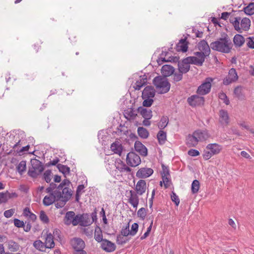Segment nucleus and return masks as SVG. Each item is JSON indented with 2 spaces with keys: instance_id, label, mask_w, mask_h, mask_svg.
I'll return each instance as SVG.
<instances>
[{
  "instance_id": "f257e3e1",
  "label": "nucleus",
  "mask_w": 254,
  "mask_h": 254,
  "mask_svg": "<svg viewBox=\"0 0 254 254\" xmlns=\"http://www.w3.org/2000/svg\"><path fill=\"white\" fill-rule=\"evenodd\" d=\"M70 185V181L67 179H64L57 187L55 185L54 190L59 201L55 204L57 208L64 206L66 202L71 198L72 191L69 188Z\"/></svg>"
},
{
  "instance_id": "f03ea898",
  "label": "nucleus",
  "mask_w": 254,
  "mask_h": 254,
  "mask_svg": "<svg viewBox=\"0 0 254 254\" xmlns=\"http://www.w3.org/2000/svg\"><path fill=\"white\" fill-rule=\"evenodd\" d=\"M210 46L213 50L223 53H229L233 45L228 35H226L224 37L220 38L217 40L212 42Z\"/></svg>"
},
{
  "instance_id": "7ed1b4c3",
  "label": "nucleus",
  "mask_w": 254,
  "mask_h": 254,
  "mask_svg": "<svg viewBox=\"0 0 254 254\" xmlns=\"http://www.w3.org/2000/svg\"><path fill=\"white\" fill-rule=\"evenodd\" d=\"M197 48L199 52H194L193 57L196 58L198 64L200 63L202 65L205 58L210 54V48L204 40L200 41L198 43Z\"/></svg>"
},
{
  "instance_id": "20e7f679",
  "label": "nucleus",
  "mask_w": 254,
  "mask_h": 254,
  "mask_svg": "<svg viewBox=\"0 0 254 254\" xmlns=\"http://www.w3.org/2000/svg\"><path fill=\"white\" fill-rule=\"evenodd\" d=\"M153 83L160 94L166 93L170 89V83L165 77L161 76L155 77L153 80Z\"/></svg>"
},
{
  "instance_id": "39448f33",
  "label": "nucleus",
  "mask_w": 254,
  "mask_h": 254,
  "mask_svg": "<svg viewBox=\"0 0 254 254\" xmlns=\"http://www.w3.org/2000/svg\"><path fill=\"white\" fill-rule=\"evenodd\" d=\"M195 64L197 66H202V65L197 62L196 58L193 56H190L184 59L181 62L178 64V69L183 74L187 73L190 69V64Z\"/></svg>"
},
{
  "instance_id": "423d86ee",
  "label": "nucleus",
  "mask_w": 254,
  "mask_h": 254,
  "mask_svg": "<svg viewBox=\"0 0 254 254\" xmlns=\"http://www.w3.org/2000/svg\"><path fill=\"white\" fill-rule=\"evenodd\" d=\"M55 184L51 183L50 187L46 189V191L49 193L48 195H46L43 199V203L45 206H49L52 204L55 201H58L57 199L56 193L54 190L55 189Z\"/></svg>"
},
{
  "instance_id": "0eeeda50",
  "label": "nucleus",
  "mask_w": 254,
  "mask_h": 254,
  "mask_svg": "<svg viewBox=\"0 0 254 254\" xmlns=\"http://www.w3.org/2000/svg\"><path fill=\"white\" fill-rule=\"evenodd\" d=\"M31 168H29L27 175H39L44 170V167L41 161L36 159L31 160Z\"/></svg>"
},
{
  "instance_id": "6e6552de",
  "label": "nucleus",
  "mask_w": 254,
  "mask_h": 254,
  "mask_svg": "<svg viewBox=\"0 0 254 254\" xmlns=\"http://www.w3.org/2000/svg\"><path fill=\"white\" fill-rule=\"evenodd\" d=\"M213 79L211 77L206 78L204 81L198 87L196 91L197 94L204 95L208 94L211 88V82Z\"/></svg>"
},
{
  "instance_id": "1a4fd4ad",
  "label": "nucleus",
  "mask_w": 254,
  "mask_h": 254,
  "mask_svg": "<svg viewBox=\"0 0 254 254\" xmlns=\"http://www.w3.org/2000/svg\"><path fill=\"white\" fill-rule=\"evenodd\" d=\"M126 196L127 197V202L136 209L139 204L138 193L133 190H127Z\"/></svg>"
},
{
  "instance_id": "9d476101",
  "label": "nucleus",
  "mask_w": 254,
  "mask_h": 254,
  "mask_svg": "<svg viewBox=\"0 0 254 254\" xmlns=\"http://www.w3.org/2000/svg\"><path fill=\"white\" fill-rule=\"evenodd\" d=\"M127 164L131 167H135L141 163L140 157L133 152H129L127 155Z\"/></svg>"
},
{
  "instance_id": "9b49d317",
  "label": "nucleus",
  "mask_w": 254,
  "mask_h": 254,
  "mask_svg": "<svg viewBox=\"0 0 254 254\" xmlns=\"http://www.w3.org/2000/svg\"><path fill=\"white\" fill-rule=\"evenodd\" d=\"M238 79V76L236 69L232 68L229 70L228 75L223 79V83L225 85H228L236 81Z\"/></svg>"
},
{
  "instance_id": "f8f14e48",
  "label": "nucleus",
  "mask_w": 254,
  "mask_h": 254,
  "mask_svg": "<svg viewBox=\"0 0 254 254\" xmlns=\"http://www.w3.org/2000/svg\"><path fill=\"white\" fill-rule=\"evenodd\" d=\"M78 224L81 226H88L93 223L94 220L90 216L87 214H78L77 218Z\"/></svg>"
},
{
  "instance_id": "ddd939ff",
  "label": "nucleus",
  "mask_w": 254,
  "mask_h": 254,
  "mask_svg": "<svg viewBox=\"0 0 254 254\" xmlns=\"http://www.w3.org/2000/svg\"><path fill=\"white\" fill-rule=\"evenodd\" d=\"M78 214L75 215L73 211H68L66 213L64 217V223L66 225L72 224L73 226L78 225L77 218Z\"/></svg>"
},
{
  "instance_id": "4468645a",
  "label": "nucleus",
  "mask_w": 254,
  "mask_h": 254,
  "mask_svg": "<svg viewBox=\"0 0 254 254\" xmlns=\"http://www.w3.org/2000/svg\"><path fill=\"white\" fill-rule=\"evenodd\" d=\"M187 101L189 105L192 107L202 105L204 102V98L198 95H193L189 97Z\"/></svg>"
},
{
  "instance_id": "2eb2a0df",
  "label": "nucleus",
  "mask_w": 254,
  "mask_h": 254,
  "mask_svg": "<svg viewBox=\"0 0 254 254\" xmlns=\"http://www.w3.org/2000/svg\"><path fill=\"white\" fill-rule=\"evenodd\" d=\"M71 245L75 252L83 250L85 247L84 241L79 238H75L72 239Z\"/></svg>"
},
{
  "instance_id": "dca6fc26",
  "label": "nucleus",
  "mask_w": 254,
  "mask_h": 254,
  "mask_svg": "<svg viewBox=\"0 0 254 254\" xmlns=\"http://www.w3.org/2000/svg\"><path fill=\"white\" fill-rule=\"evenodd\" d=\"M101 248L106 252L111 253L116 250V246L114 243L107 239H104L101 243Z\"/></svg>"
},
{
  "instance_id": "f3484780",
  "label": "nucleus",
  "mask_w": 254,
  "mask_h": 254,
  "mask_svg": "<svg viewBox=\"0 0 254 254\" xmlns=\"http://www.w3.org/2000/svg\"><path fill=\"white\" fill-rule=\"evenodd\" d=\"M194 133L199 142L205 141L210 137V135L207 130L197 129L194 131Z\"/></svg>"
},
{
  "instance_id": "a211bd4d",
  "label": "nucleus",
  "mask_w": 254,
  "mask_h": 254,
  "mask_svg": "<svg viewBox=\"0 0 254 254\" xmlns=\"http://www.w3.org/2000/svg\"><path fill=\"white\" fill-rule=\"evenodd\" d=\"M137 110H135L132 108H128L124 112V115L126 119L128 121L134 120L137 115Z\"/></svg>"
},
{
  "instance_id": "6ab92c4d",
  "label": "nucleus",
  "mask_w": 254,
  "mask_h": 254,
  "mask_svg": "<svg viewBox=\"0 0 254 254\" xmlns=\"http://www.w3.org/2000/svg\"><path fill=\"white\" fill-rule=\"evenodd\" d=\"M44 243L47 249H52L55 247L54 237L51 233H47L44 236Z\"/></svg>"
},
{
  "instance_id": "aec40b11",
  "label": "nucleus",
  "mask_w": 254,
  "mask_h": 254,
  "mask_svg": "<svg viewBox=\"0 0 254 254\" xmlns=\"http://www.w3.org/2000/svg\"><path fill=\"white\" fill-rule=\"evenodd\" d=\"M155 95L154 87L152 86H147L143 90L142 93V98H153Z\"/></svg>"
},
{
  "instance_id": "412c9836",
  "label": "nucleus",
  "mask_w": 254,
  "mask_h": 254,
  "mask_svg": "<svg viewBox=\"0 0 254 254\" xmlns=\"http://www.w3.org/2000/svg\"><path fill=\"white\" fill-rule=\"evenodd\" d=\"M134 148L142 156H146L147 155V149L146 147L140 141H136L134 143Z\"/></svg>"
},
{
  "instance_id": "4be33fe9",
  "label": "nucleus",
  "mask_w": 254,
  "mask_h": 254,
  "mask_svg": "<svg viewBox=\"0 0 254 254\" xmlns=\"http://www.w3.org/2000/svg\"><path fill=\"white\" fill-rule=\"evenodd\" d=\"M199 141L197 137L194 135V132L192 134H189L186 138V144L189 147H195L198 143Z\"/></svg>"
},
{
  "instance_id": "5701e85b",
  "label": "nucleus",
  "mask_w": 254,
  "mask_h": 254,
  "mask_svg": "<svg viewBox=\"0 0 254 254\" xmlns=\"http://www.w3.org/2000/svg\"><path fill=\"white\" fill-rule=\"evenodd\" d=\"M219 121L222 125H227L229 123V118L228 112L224 110L219 111Z\"/></svg>"
},
{
  "instance_id": "b1692460",
  "label": "nucleus",
  "mask_w": 254,
  "mask_h": 254,
  "mask_svg": "<svg viewBox=\"0 0 254 254\" xmlns=\"http://www.w3.org/2000/svg\"><path fill=\"white\" fill-rule=\"evenodd\" d=\"M188 49V42L187 41V38L181 39L177 44L176 50L177 51H182L186 52Z\"/></svg>"
},
{
  "instance_id": "393cba45",
  "label": "nucleus",
  "mask_w": 254,
  "mask_h": 254,
  "mask_svg": "<svg viewBox=\"0 0 254 254\" xmlns=\"http://www.w3.org/2000/svg\"><path fill=\"white\" fill-rule=\"evenodd\" d=\"M174 71V68L170 65H164L161 68V73L166 78L171 75Z\"/></svg>"
},
{
  "instance_id": "a878e982",
  "label": "nucleus",
  "mask_w": 254,
  "mask_h": 254,
  "mask_svg": "<svg viewBox=\"0 0 254 254\" xmlns=\"http://www.w3.org/2000/svg\"><path fill=\"white\" fill-rule=\"evenodd\" d=\"M139 77V80L136 81L133 86L135 90H140L142 87L146 85L147 82V76L145 74L141 75Z\"/></svg>"
},
{
  "instance_id": "bb28decb",
  "label": "nucleus",
  "mask_w": 254,
  "mask_h": 254,
  "mask_svg": "<svg viewBox=\"0 0 254 254\" xmlns=\"http://www.w3.org/2000/svg\"><path fill=\"white\" fill-rule=\"evenodd\" d=\"M137 111L144 119H150L152 117L151 110L144 108L142 107L138 108Z\"/></svg>"
},
{
  "instance_id": "cd10ccee",
  "label": "nucleus",
  "mask_w": 254,
  "mask_h": 254,
  "mask_svg": "<svg viewBox=\"0 0 254 254\" xmlns=\"http://www.w3.org/2000/svg\"><path fill=\"white\" fill-rule=\"evenodd\" d=\"M136 190L138 194L142 195L145 192L146 190V182L145 181L140 180H139L136 185Z\"/></svg>"
},
{
  "instance_id": "c85d7f7f",
  "label": "nucleus",
  "mask_w": 254,
  "mask_h": 254,
  "mask_svg": "<svg viewBox=\"0 0 254 254\" xmlns=\"http://www.w3.org/2000/svg\"><path fill=\"white\" fill-rule=\"evenodd\" d=\"M206 149L210 150L213 155H215L220 152L222 149V147L217 143H212L208 144Z\"/></svg>"
},
{
  "instance_id": "c756f323",
  "label": "nucleus",
  "mask_w": 254,
  "mask_h": 254,
  "mask_svg": "<svg viewBox=\"0 0 254 254\" xmlns=\"http://www.w3.org/2000/svg\"><path fill=\"white\" fill-rule=\"evenodd\" d=\"M23 215L32 222L35 221L37 219L36 215L33 213L28 207H25L23 211Z\"/></svg>"
},
{
  "instance_id": "7c9ffc66",
  "label": "nucleus",
  "mask_w": 254,
  "mask_h": 254,
  "mask_svg": "<svg viewBox=\"0 0 254 254\" xmlns=\"http://www.w3.org/2000/svg\"><path fill=\"white\" fill-rule=\"evenodd\" d=\"M6 245L8 249L11 252H15L19 250L20 246L17 243L15 242L13 240H10L7 241Z\"/></svg>"
},
{
  "instance_id": "2f4dec72",
  "label": "nucleus",
  "mask_w": 254,
  "mask_h": 254,
  "mask_svg": "<svg viewBox=\"0 0 254 254\" xmlns=\"http://www.w3.org/2000/svg\"><path fill=\"white\" fill-rule=\"evenodd\" d=\"M241 18L239 16L236 17H231L230 18V22L234 26L235 29L239 33L242 32L241 28L240 27V21Z\"/></svg>"
},
{
  "instance_id": "473e14b6",
  "label": "nucleus",
  "mask_w": 254,
  "mask_h": 254,
  "mask_svg": "<svg viewBox=\"0 0 254 254\" xmlns=\"http://www.w3.org/2000/svg\"><path fill=\"white\" fill-rule=\"evenodd\" d=\"M233 42L236 47H241L245 43V39L240 34H236L233 38Z\"/></svg>"
},
{
  "instance_id": "72a5a7b5",
  "label": "nucleus",
  "mask_w": 254,
  "mask_h": 254,
  "mask_svg": "<svg viewBox=\"0 0 254 254\" xmlns=\"http://www.w3.org/2000/svg\"><path fill=\"white\" fill-rule=\"evenodd\" d=\"M111 149L115 153L121 156L122 152V145L119 142H115L111 144Z\"/></svg>"
},
{
  "instance_id": "f704fd0d",
  "label": "nucleus",
  "mask_w": 254,
  "mask_h": 254,
  "mask_svg": "<svg viewBox=\"0 0 254 254\" xmlns=\"http://www.w3.org/2000/svg\"><path fill=\"white\" fill-rule=\"evenodd\" d=\"M20 140H18V141L14 145L13 148L16 151L17 153H18L19 155H22L24 154V152L27 151L29 150L30 146L29 145H27L26 146L22 147L21 148L19 149L18 148V146L20 145Z\"/></svg>"
},
{
  "instance_id": "c9c22d12",
  "label": "nucleus",
  "mask_w": 254,
  "mask_h": 254,
  "mask_svg": "<svg viewBox=\"0 0 254 254\" xmlns=\"http://www.w3.org/2000/svg\"><path fill=\"white\" fill-rule=\"evenodd\" d=\"M87 180H86V181H85L86 185L85 186L84 184H82V185H79L77 187L76 191V194H75V200L76 201H79L80 197V195L84 191V189L87 186Z\"/></svg>"
},
{
  "instance_id": "e433bc0d",
  "label": "nucleus",
  "mask_w": 254,
  "mask_h": 254,
  "mask_svg": "<svg viewBox=\"0 0 254 254\" xmlns=\"http://www.w3.org/2000/svg\"><path fill=\"white\" fill-rule=\"evenodd\" d=\"M116 169L120 171V172H129L131 171L130 168L127 167L122 162L116 163Z\"/></svg>"
},
{
  "instance_id": "4c0bfd02",
  "label": "nucleus",
  "mask_w": 254,
  "mask_h": 254,
  "mask_svg": "<svg viewBox=\"0 0 254 254\" xmlns=\"http://www.w3.org/2000/svg\"><path fill=\"white\" fill-rule=\"evenodd\" d=\"M33 246L35 249L41 252H45L47 249L44 242L41 240H36L33 243Z\"/></svg>"
},
{
  "instance_id": "58836bf2",
  "label": "nucleus",
  "mask_w": 254,
  "mask_h": 254,
  "mask_svg": "<svg viewBox=\"0 0 254 254\" xmlns=\"http://www.w3.org/2000/svg\"><path fill=\"white\" fill-rule=\"evenodd\" d=\"M251 26V20L248 18H243L241 20V30L243 29L244 31H247L250 29Z\"/></svg>"
},
{
  "instance_id": "ea45409f",
  "label": "nucleus",
  "mask_w": 254,
  "mask_h": 254,
  "mask_svg": "<svg viewBox=\"0 0 254 254\" xmlns=\"http://www.w3.org/2000/svg\"><path fill=\"white\" fill-rule=\"evenodd\" d=\"M94 239L98 243H101L103 241V234L101 229L97 227L95 228Z\"/></svg>"
},
{
  "instance_id": "a19ab883",
  "label": "nucleus",
  "mask_w": 254,
  "mask_h": 254,
  "mask_svg": "<svg viewBox=\"0 0 254 254\" xmlns=\"http://www.w3.org/2000/svg\"><path fill=\"white\" fill-rule=\"evenodd\" d=\"M157 137L158 142L162 145L165 143L166 140V133L163 130H160L157 133Z\"/></svg>"
},
{
  "instance_id": "79ce46f5",
  "label": "nucleus",
  "mask_w": 254,
  "mask_h": 254,
  "mask_svg": "<svg viewBox=\"0 0 254 254\" xmlns=\"http://www.w3.org/2000/svg\"><path fill=\"white\" fill-rule=\"evenodd\" d=\"M137 132L139 136L142 138L145 139L148 137L149 132L143 127H139L137 129Z\"/></svg>"
},
{
  "instance_id": "37998d69",
  "label": "nucleus",
  "mask_w": 254,
  "mask_h": 254,
  "mask_svg": "<svg viewBox=\"0 0 254 254\" xmlns=\"http://www.w3.org/2000/svg\"><path fill=\"white\" fill-rule=\"evenodd\" d=\"M245 14L251 15L254 14V2H251L244 8Z\"/></svg>"
},
{
  "instance_id": "c03bdc74",
  "label": "nucleus",
  "mask_w": 254,
  "mask_h": 254,
  "mask_svg": "<svg viewBox=\"0 0 254 254\" xmlns=\"http://www.w3.org/2000/svg\"><path fill=\"white\" fill-rule=\"evenodd\" d=\"M153 170L150 168H142L140 169L136 173V175H152Z\"/></svg>"
},
{
  "instance_id": "a18cd8bd",
  "label": "nucleus",
  "mask_w": 254,
  "mask_h": 254,
  "mask_svg": "<svg viewBox=\"0 0 254 254\" xmlns=\"http://www.w3.org/2000/svg\"><path fill=\"white\" fill-rule=\"evenodd\" d=\"M18 173L22 174L26 169V161L22 160L18 164L16 167Z\"/></svg>"
},
{
  "instance_id": "49530a36",
  "label": "nucleus",
  "mask_w": 254,
  "mask_h": 254,
  "mask_svg": "<svg viewBox=\"0 0 254 254\" xmlns=\"http://www.w3.org/2000/svg\"><path fill=\"white\" fill-rule=\"evenodd\" d=\"M57 168L58 169L59 172L64 175H65L66 173H69V168L65 165L59 164L57 165Z\"/></svg>"
},
{
  "instance_id": "de8ad7c7",
  "label": "nucleus",
  "mask_w": 254,
  "mask_h": 254,
  "mask_svg": "<svg viewBox=\"0 0 254 254\" xmlns=\"http://www.w3.org/2000/svg\"><path fill=\"white\" fill-rule=\"evenodd\" d=\"M168 177V176H162V181H160V186H162V183H163L164 187L166 188L171 186V181L170 179Z\"/></svg>"
},
{
  "instance_id": "09e8293b",
  "label": "nucleus",
  "mask_w": 254,
  "mask_h": 254,
  "mask_svg": "<svg viewBox=\"0 0 254 254\" xmlns=\"http://www.w3.org/2000/svg\"><path fill=\"white\" fill-rule=\"evenodd\" d=\"M200 187L199 182L198 181L194 180L191 184V191L192 193H196L198 192Z\"/></svg>"
},
{
  "instance_id": "8fccbe9b",
  "label": "nucleus",
  "mask_w": 254,
  "mask_h": 254,
  "mask_svg": "<svg viewBox=\"0 0 254 254\" xmlns=\"http://www.w3.org/2000/svg\"><path fill=\"white\" fill-rule=\"evenodd\" d=\"M39 218L40 220L44 223L47 224L49 222L48 216L43 210L40 211Z\"/></svg>"
},
{
  "instance_id": "3c124183",
  "label": "nucleus",
  "mask_w": 254,
  "mask_h": 254,
  "mask_svg": "<svg viewBox=\"0 0 254 254\" xmlns=\"http://www.w3.org/2000/svg\"><path fill=\"white\" fill-rule=\"evenodd\" d=\"M168 121L169 119L167 117H163L158 125L159 127L161 129L164 128L167 126Z\"/></svg>"
},
{
  "instance_id": "603ef678",
  "label": "nucleus",
  "mask_w": 254,
  "mask_h": 254,
  "mask_svg": "<svg viewBox=\"0 0 254 254\" xmlns=\"http://www.w3.org/2000/svg\"><path fill=\"white\" fill-rule=\"evenodd\" d=\"M243 87L241 86H237L234 91L235 96L238 98H241L243 97Z\"/></svg>"
},
{
  "instance_id": "864d4df0",
  "label": "nucleus",
  "mask_w": 254,
  "mask_h": 254,
  "mask_svg": "<svg viewBox=\"0 0 254 254\" xmlns=\"http://www.w3.org/2000/svg\"><path fill=\"white\" fill-rule=\"evenodd\" d=\"M173 81L174 82H177L181 81L183 78V73H181L180 71H179L178 72H174L173 74Z\"/></svg>"
},
{
  "instance_id": "5fc2aeb1",
  "label": "nucleus",
  "mask_w": 254,
  "mask_h": 254,
  "mask_svg": "<svg viewBox=\"0 0 254 254\" xmlns=\"http://www.w3.org/2000/svg\"><path fill=\"white\" fill-rule=\"evenodd\" d=\"M137 215L141 219L144 220L146 215V211L144 208H140L137 211Z\"/></svg>"
},
{
  "instance_id": "6e6d98bb",
  "label": "nucleus",
  "mask_w": 254,
  "mask_h": 254,
  "mask_svg": "<svg viewBox=\"0 0 254 254\" xmlns=\"http://www.w3.org/2000/svg\"><path fill=\"white\" fill-rule=\"evenodd\" d=\"M138 229V225L137 223H134L132 224L131 227V230L130 231V235L131 236H134Z\"/></svg>"
},
{
  "instance_id": "4d7b16f0",
  "label": "nucleus",
  "mask_w": 254,
  "mask_h": 254,
  "mask_svg": "<svg viewBox=\"0 0 254 254\" xmlns=\"http://www.w3.org/2000/svg\"><path fill=\"white\" fill-rule=\"evenodd\" d=\"M152 98H142L144 100L142 103L143 106L147 107H150L153 103V100Z\"/></svg>"
},
{
  "instance_id": "13d9d810",
  "label": "nucleus",
  "mask_w": 254,
  "mask_h": 254,
  "mask_svg": "<svg viewBox=\"0 0 254 254\" xmlns=\"http://www.w3.org/2000/svg\"><path fill=\"white\" fill-rule=\"evenodd\" d=\"M171 200L175 203L176 205L178 206L180 203V199L178 196L173 191L171 194Z\"/></svg>"
},
{
  "instance_id": "bf43d9fd",
  "label": "nucleus",
  "mask_w": 254,
  "mask_h": 254,
  "mask_svg": "<svg viewBox=\"0 0 254 254\" xmlns=\"http://www.w3.org/2000/svg\"><path fill=\"white\" fill-rule=\"evenodd\" d=\"M219 98L223 101L224 103H225L226 105H229L230 103L229 99L228 98L227 95L225 93L222 92L220 93L219 95Z\"/></svg>"
},
{
  "instance_id": "052dcab7",
  "label": "nucleus",
  "mask_w": 254,
  "mask_h": 254,
  "mask_svg": "<svg viewBox=\"0 0 254 254\" xmlns=\"http://www.w3.org/2000/svg\"><path fill=\"white\" fill-rule=\"evenodd\" d=\"M13 222L15 226L17 228H22L24 226V223L23 221H21L17 218H15L13 220Z\"/></svg>"
},
{
  "instance_id": "680f3d73",
  "label": "nucleus",
  "mask_w": 254,
  "mask_h": 254,
  "mask_svg": "<svg viewBox=\"0 0 254 254\" xmlns=\"http://www.w3.org/2000/svg\"><path fill=\"white\" fill-rule=\"evenodd\" d=\"M121 234L125 236L130 235V233L129 229V225L127 226L125 228H123L122 229L121 231Z\"/></svg>"
},
{
  "instance_id": "e2e57ef3",
  "label": "nucleus",
  "mask_w": 254,
  "mask_h": 254,
  "mask_svg": "<svg viewBox=\"0 0 254 254\" xmlns=\"http://www.w3.org/2000/svg\"><path fill=\"white\" fill-rule=\"evenodd\" d=\"M15 212L14 209H10L4 212V216L7 218L11 217Z\"/></svg>"
},
{
  "instance_id": "0e129e2a",
  "label": "nucleus",
  "mask_w": 254,
  "mask_h": 254,
  "mask_svg": "<svg viewBox=\"0 0 254 254\" xmlns=\"http://www.w3.org/2000/svg\"><path fill=\"white\" fill-rule=\"evenodd\" d=\"M124 236L121 234L117 237V243L119 245H122L126 243L127 240L124 238Z\"/></svg>"
},
{
  "instance_id": "69168bd1",
  "label": "nucleus",
  "mask_w": 254,
  "mask_h": 254,
  "mask_svg": "<svg viewBox=\"0 0 254 254\" xmlns=\"http://www.w3.org/2000/svg\"><path fill=\"white\" fill-rule=\"evenodd\" d=\"M162 170L161 171V175H170V171L168 166L162 164Z\"/></svg>"
},
{
  "instance_id": "338daca9",
  "label": "nucleus",
  "mask_w": 254,
  "mask_h": 254,
  "mask_svg": "<svg viewBox=\"0 0 254 254\" xmlns=\"http://www.w3.org/2000/svg\"><path fill=\"white\" fill-rule=\"evenodd\" d=\"M59 162H60V159L56 157L53 160H51L50 162H49L48 163H46L45 164V166L49 167L51 165H52V166L57 165L58 164H59L58 163Z\"/></svg>"
},
{
  "instance_id": "774afa93",
  "label": "nucleus",
  "mask_w": 254,
  "mask_h": 254,
  "mask_svg": "<svg viewBox=\"0 0 254 254\" xmlns=\"http://www.w3.org/2000/svg\"><path fill=\"white\" fill-rule=\"evenodd\" d=\"M7 201V197L5 192H0V204L5 203Z\"/></svg>"
}]
</instances>
